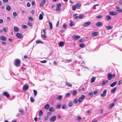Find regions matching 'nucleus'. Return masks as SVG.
<instances>
[{
    "instance_id": "nucleus-14",
    "label": "nucleus",
    "mask_w": 122,
    "mask_h": 122,
    "mask_svg": "<svg viewBox=\"0 0 122 122\" xmlns=\"http://www.w3.org/2000/svg\"><path fill=\"white\" fill-rule=\"evenodd\" d=\"M112 74L111 73H110L108 74L107 76V78L109 80H111L112 78Z\"/></svg>"
},
{
    "instance_id": "nucleus-25",
    "label": "nucleus",
    "mask_w": 122,
    "mask_h": 122,
    "mask_svg": "<svg viewBox=\"0 0 122 122\" xmlns=\"http://www.w3.org/2000/svg\"><path fill=\"white\" fill-rule=\"evenodd\" d=\"M77 92L76 90H75L73 91L72 92V95L74 96H75Z\"/></svg>"
},
{
    "instance_id": "nucleus-26",
    "label": "nucleus",
    "mask_w": 122,
    "mask_h": 122,
    "mask_svg": "<svg viewBox=\"0 0 122 122\" xmlns=\"http://www.w3.org/2000/svg\"><path fill=\"white\" fill-rule=\"evenodd\" d=\"M49 24L50 25V29L51 30L52 29L53 27L52 23L51 22H49Z\"/></svg>"
},
{
    "instance_id": "nucleus-16",
    "label": "nucleus",
    "mask_w": 122,
    "mask_h": 122,
    "mask_svg": "<svg viewBox=\"0 0 122 122\" xmlns=\"http://www.w3.org/2000/svg\"><path fill=\"white\" fill-rule=\"evenodd\" d=\"M103 24L102 23L100 22H98L96 23V25L97 26H99L102 25Z\"/></svg>"
},
{
    "instance_id": "nucleus-22",
    "label": "nucleus",
    "mask_w": 122,
    "mask_h": 122,
    "mask_svg": "<svg viewBox=\"0 0 122 122\" xmlns=\"http://www.w3.org/2000/svg\"><path fill=\"white\" fill-rule=\"evenodd\" d=\"M117 88L115 87L113 89H112L111 90V92L112 93H114L116 90Z\"/></svg>"
},
{
    "instance_id": "nucleus-49",
    "label": "nucleus",
    "mask_w": 122,
    "mask_h": 122,
    "mask_svg": "<svg viewBox=\"0 0 122 122\" xmlns=\"http://www.w3.org/2000/svg\"><path fill=\"white\" fill-rule=\"evenodd\" d=\"M78 100L77 99H75L73 101V103L74 104H76L78 102Z\"/></svg>"
},
{
    "instance_id": "nucleus-8",
    "label": "nucleus",
    "mask_w": 122,
    "mask_h": 122,
    "mask_svg": "<svg viewBox=\"0 0 122 122\" xmlns=\"http://www.w3.org/2000/svg\"><path fill=\"white\" fill-rule=\"evenodd\" d=\"M16 36L19 38H21L22 37V34L19 33H17Z\"/></svg>"
},
{
    "instance_id": "nucleus-43",
    "label": "nucleus",
    "mask_w": 122,
    "mask_h": 122,
    "mask_svg": "<svg viewBox=\"0 0 122 122\" xmlns=\"http://www.w3.org/2000/svg\"><path fill=\"white\" fill-rule=\"evenodd\" d=\"M44 34L41 35V37H42V38L43 39H45L46 38V36Z\"/></svg>"
},
{
    "instance_id": "nucleus-44",
    "label": "nucleus",
    "mask_w": 122,
    "mask_h": 122,
    "mask_svg": "<svg viewBox=\"0 0 122 122\" xmlns=\"http://www.w3.org/2000/svg\"><path fill=\"white\" fill-rule=\"evenodd\" d=\"M114 105V104L112 103L109 106V108H112Z\"/></svg>"
},
{
    "instance_id": "nucleus-12",
    "label": "nucleus",
    "mask_w": 122,
    "mask_h": 122,
    "mask_svg": "<svg viewBox=\"0 0 122 122\" xmlns=\"http://www.w3.org/2000/svg\"><path fill=\"white\" fill-rule=\"evenodd\" d=\"M76 6L77 9H79L81 6V4L80 3H77L76 4Z\"/></svg>"
},
{
    "instance_id": "nucleus-59",
    "label": "nucleus",
    "mask_w": 122,
    "mask_h": 122,
    "mask_svg": "<svg viewBox=\"0 0 122 122\" xmlns=\"http://www.w3.org/2000/svg\"><path fill=\"white\" fill-rule=\"evenodd\" d=\"M19 111L20 112L22 113H23V110L22 109H19Z\"/></svg>"
},
{
    "instance_id": "nucleus-39",
    "label": "nucleus",
    "mask_w": 122,
    "mask_h": 122,
    "mask_svg": "<svg viewBox=\"0 0 122 122\" xmlns=\"http://www.w3.org/2000/svg\"><path fill=\"white\" fill-rule=\"evenodd\" d=\"M84 17V15L82 14H81L79 16V18L80 19H81L83 18Z\"/></svg>"
},
{
    "instance_id": "nucleus-2",
    "label": "nucleus",
    "mask_w": 122,
    "mask_h": 122,
    "mask_svg": "<svg viewBox=\"0 0 122 122\" xmlns=\"http://www.w3.org/2000/svg\"><path fill=\"white\" fill-rule=\"evenodd\" d=\"M107 92V90L106 89H105L103 92V93L101 94L100 96L101 97H104L106 95Z\"/></svg>"
},
{
    "instance_id": "nucleus-32",
    "label": "nucleus",
    "mask_w": 122,
    "mask_h": 122,
    "mask_svg": "<svg viewBox=\"0 0 122 122\" xmlns=\"http://www.w3.org/2000/svg\"><path fill=\"white\" fill-rule=\"evenodd\" d=\"M43 17L42 15L41 14H40L39 15V19L41 20L43 19Z\"/></svg>"
},
{
    "instance_id": "nucleus-56",
    "label": "nucleus",
    "mask_w": 122,
    "mask_h": 122,
    "mask_svg": "<svg viewBox=\"0 0 122 122\" xmlns=\"http://www.w3.org/2000/svg\"><path fill=\"white\" fill-rule=\"evenodd\" d=\"M29 19L31 20V21H32L33 20V18L32 17H30L29 18Z\"/></svg>"
},
{
    "instance_id": "nucleus-20",
    "label": "nucleus",
    "mask_w": 122,
    "mask_h": 122,
    "mask_svg": "<svg viewBox=\"0 0 122 122\" xmlns=\"http://www.w3.org/2000/svg\"><path fill=\"white\" fill-rule=\"evenodd\" d=\"M66 85L69 87H72V85L69 82H66Z\"/></svg>"
},
{
    "instance_id": "nucleus-36",
    "label": "nucleus",
    "mask_w": 122,
    "mask_h": 122,
    "mask_svg": "<svg viewBox=\"0 0 122 122\" xmlns=\"http://www.w3.org/2000/svg\"><path fill=\"white\" fill-rule=\"evenodd\" d=\"M61 106V105L59 104H58L56 107V108L58 109H59Z\"/></svg>"
},
{
    "instance_id": "nucleus-54",
    "label": "nucleus",
    "mask_w": 122,
    "mask_h": 122,
    "mask_svg": "<svg viewBox=\"0 0 122 122\" xmlns=\"http://www.w3.org/2000/svg\"><path fill=\"white\" fill-rule=\"evenodd\" d=\"M47 61L46 60H44L43 61H41L40 62L41 63H46Z\"/></svg>"
},
{
    "instance_id": "nucleus-11",
    "label": "nucleus",
    "mask_w": 122,
    "mask_h": 122,
    "mask_svg": "<svg viewBox=\"0 0 122 122\" xmlns=\"http://www.w3.org/2000/svg\"><path fill=\"white\" fill-rule=\"evenodd\" d=\"M61 6V4H57V7L56 9V10L57 11H59L60 10V7Z\"/></svg>"
},
{
    "instance_id": "nucleus-62",
    "label": "nucleus",
    "mask_w": 122,
    "mask_h": 122,
    "mask_svg": "<svg viewBox=\"0 0 122 122\" xmlns=\"http://www.w3.org/2000/svg\"><path fill=\"white\" fill-rule=\"evenodd\" d=\"M122 81L121 80H120L118 82V85H120L122 83Z\"/></svg>"
},
{
    "instance_id": "nucleus-17",
    "label": "nucleus",
    "mask_w": 122,
    "mask_h": 122,
    "mask_svg": "<svg viewBox=\"0 0 122 122\" xmlns=\"http://www.w3.org/2000/svg\"><path fill=\"white\" fill-rule=\"evenodd\" d=\"M0 39L3 41H5L6 40V38L4 36H1L0 37Z\"/></svg>"
},
{
    "instance_id": "nucleus-13",
    "label": "nucleus",
    "mask_w": 122,
    "mask_h": 122,
    "mask_svg": "<svg viewBox=\"0 0 122 122\" xmlns=\"http://www.w3.org/2000/svg\"><path fill=\"white\" fill-rule=\"evenodd\" d=\"M56 117L55 116L52 117L50 119V120L51 122H53L56 119Z\"/></svg>"
},
{
    "instance_id": "nucleus-35",
    "label": "nucleus",
    "mask_w": 122,
    "mask_h": 122,
    "mask_svg": "<svg viewBox=\"0 0 122 122\" xmlns=\"http://www.w3.org/2000/svg\"><path fill=\"white\" fill-rule=\"evenodd\" d=\"M85 44L84 43H81L79 45L80 47L81 48H83L85 46Z\"/></svg>"
},
{
    "instance_id": "nucleus-60",
    "label": "nucleus",
    "mask_w": 122,
    "mask_h": 122,
    "mask_svg": "<svg viewBox=\"0 0 122 122\" xmlns=\"http://www.w3.org/2000/svg\"><path fill=\"white\" fill-rule=\"evenodd\" d=\"M8 1V0H3V2L5 3H7Z\"/></svg>"
},
{
    "instance_id": "nucleus-55",
    "label": "nucleus",
    "mask_w": 122,
    "mask_h": 122,
    "mask_svg": "<svg viewBox=\"0 0 122 122\" xmlns=\"http://www.w3.org/2000/svg\"><path fill=\"white\" fill-rule=\"evenodd\" d=\"M57 100H61V95H60L58 96L57 98Z\"/></svg>"
},
{
    "instance_id": "nucleus-30",
    "label": "nucleus",
    "mask_w": 122,
    "mask_h": 122,
    "mask_svg": "<svg viewBox=\"0 0 122 122\" xmlns=\"http://www.w3.org/2000/svg\"><path fill=\"white\" fill-rule=\"evenodd\" d=\"M33 92H34V96L35 97H36V96L37 94V91L35 90H34Z\"/></svg>"
},
{
    "instance_id": "nucleus-28",
    "label": "nucleus",
    "mask_w": 122,
    "mask_h": 122,
    "mask_svg": "<svg viewBox=\"0 0 122 122\" xmlns=\"http://www.w3.org/2000/svg\"><path fill=\"white\" fill-rule=\"evenodd\" d=\"M49 111L51 112H54V108L52 107H50L49 109Z\"/></svg>"
},
{
    "instance_id": "nucleus-64",
    "label": "nucleus",
    "mask_w": 122,
    "mask_h": 122,
    "mask_svg": "<svg viewBox=\"0 0 122 122\" xmlns=\"http://www.w3.org/2000/svg\"><path fill=\"white\" fill-rule=\"evenodd\" d=\"M28 25L30 26H31L32 25V24L29 22H28Z\"/></svg>"
},
{
    "instance_id": "nucleus-33",
    "label": "nucleus",
    "mask_w": 122,
    "mask_h": 122,
    "mask_svg": "<svg viewBox=\"0 0 122 122\" xmlns=\"http://www.w3.org/2000/svg\"><path fill=\"white\" fill-rule=\"evenodd\" d=\"M72 105L73 103L72 102H69L68 103V105L70 107H72Z\"/></svg>"
},
{
    "instance_id": "nucleus-4",
    "label": "nucleus",
    "mask_w": 122,
    "mask_h": 122,
    "mask_svg": "<svg viewBox=\"0 0 122 122\" xmlns=\"http://www.w3.org/2000/svg\"><path fill=\"white\" fill-rule=\"evenodd\" d=\"M29 88V85L27 84H25L24 86L23 89L24 91H26Z\"/></svg>"
},
{
    "instance_id": "nucleus-45",
    "label": "nucleus",
    "mask_w": 122,
    "mask_h": 122,
    "mask_svg": "<svg viewBox=\"0 0 122 122\" xmlns=\"http://www.w3.org/2000/svg\"><path fill=\"white\" fill-rule=\"evenodd\" d=\"M102 17H103V16H102L101 15H99L98 16H97L96 17V18L97 19H99L102 18Z\"/></svg>"
},
{
    "instance_id": "nucleus-19",
    "label": "nucleus",
    "mask_w": 122,
    "mask_h": 122,
    "mask_svg": "<svg viewBox=\"0 0 122 122\" xmlns=\"http://www.w3.org/2000/svg\"><path fill=\"white\" fill-rule=\"evenodd\" d=\"M6 9L8 11H10L11 9V8L9 5H7L6 7Z\"/></svg>"
},
{
    "instance_id": "nucleus-40",
    "label": "nucleus",
    "mask_w": 122,
    "mask_h": 122,
    "mask_svg": "<svg viewBox=\"0 0 122 122\" xmlns=\"http://www.w3.org/2000/svg\"><path fill=\"white\" fill-rule=\"evenodd\" d=\"M63 28L65 29H66L67 28V25L65 24H64L63 25Z\"/></svg>"
},
{
    "instance_id": "nucleus-6",
    "label": "nucleus",
    "mask_w": 122,
    "mask_h": 122,
    "mask_svg": "<svg viewBox=\"0 0 122 122\" xmlns=\"http://www.w3.org/2000/svg\"><path fill=\"white\" fill-rule=\"evenodd\" d=\"M80 37L79 36H72V39L73 40H76L79 39Z\"/></svg>"
},
{
    "instance_id": "nucleus-23",
    "label": "nucleus",
    "mask_w": 122,
    "mask_h": 122,
    "mask_svg": "<svg viewBox=\"0 0 122 122\" xmlns=\"http://www.w3.org/2000/svg\"><path fill=\"white\" fill-rule=\"evenodd\" d=\"M108 80H106V81L105 80H103L102 82V85H104L107 83L108 82Z\"/></svg>"
},
{
    "instance_id": "nucleus-5",
    "label": "nucleus",
    "mask_w": 122,
    "mask_h": 122,
    "mask_svg": "<svg viewBox=\"0 0 122 122\" xmlns=\"http://www.w3.org/2000/svg\"><path fill=\"white\" fill-rule=\"evenodd\" d=\"M91 23L90 21H88L84 23L83 25V26L84 27H86L90 24Z\"/></svg>"
},
{
    "instance_id": "nucleus-42",
    "label": "nucleus",
    "mask_w": 122,
    "mask_h": 122,
    "mask_svg": "<svg viewBox=\"0 0 122 122\" xmlns=\"http://www.w3.org/2000/svg\"><path fill=\"white\" fill-rule=\"evenodd\" d=\"M72 21H70L71 22H72ZM74 25V23L73 22H71L70 24V25L71 26H72Z\"/></svg>"
},
{
    "instance_id": "nucleus-31",
    "label": "nucleus",
    "mask_w": 122,
    "mask_h": 122,
    "mask_svg": "<svg viewBox=\"0 0 122 122\" xmlns=\"http://www.w3.org/2000/svg\"><path fill=\"white\" fill-rule=\"evenodd\" d=\"M105 27L107 30L111 29L112 28V26H106Z\"/></svg>"
},
{
    "instance_id": "nucleus-7",
    "label": "nucleus",
    "mask_w": 122,
    "mask_h": 122,
    "mask_svg": "<svg viewBox=\"0 0 122 122\" xmlns=\"http://www.w3.org/2000/svg\"><path fill=\"white\" fill-rule=\"evenodd\" d=\"M46 2V0H42L39 5L40 7H41L43 6L45 4Z\"/></svg>"
},
{
    "instance_id": "nucleus-57",
    "label": "nucleus",
    "mask_w": 122,
    "mask_h": 122,
    "mask_svg": "<svg viewBox=\"0 0 122 122\" xmlns=\"http://www.w3.org/2000/svg\"><path fill=\"white\" fill-rule=\"evenodd\" d=\"M98 92V91L97 90L94 91V92L93 93L94 95H96L97 93Z\"/></svg>"
},
{
    "instance_id": "nucleus-48",
    "label": "nucleus",
    "mask_w": 122,
    "mask_h": 122,
    "mask_svg": "<svg viewBox=\"0 0 122 122\" xmlns=\"http://www.w3.org/2000/svg\"><path fill=\"white\" fill-rule=\"evenodd\" d=\"M13 15L15 17L17 15V13L15 12H14L13 13Z\"/></svg>"
},
{
    "instance_id": "nucleus-34",
    "label": "nucleus",
    "mask_w": 122,
    "mask_h": 122,
    "mask_svg": "<svg viewBox=\"0 0 122 122\" xmlns=\"http://www.w3.org/2000/svg\"><path fill=\"white\" fill-rule=\"evenodd\" d=\"M106 18L108 20H110L111 19V17L108 15L106 16Z\"/></svg>"
},
{
    "instance_id": "nucleus-50",
    "label": "nucleus",
    "mask_w": 122,
    "mask_h": 122,
    "mask_svg": "<svg viewBox=\"0 0 122 122\" xmlns=\"http://www.w3.org/2000/svg\"><path fill=\"white\" fill-rule=\"evenodd\" d=\"M3 30L5 32H6L8 30V29L6 28H4L3 29Z\"/></svg>"
},
{
    "instance_id": "nucleus-29",
    "label": "nucleus",
    "mask_w": 122,
    "mask_h": 122,
    "mask_svg": "<svg viewBox=\"0 0 122 122\" xmlns=\"http://www.w3.org/2000/svg\"><path fill=\"white\" fill-rule=\"evenodd\" d=\"M36 43L37 44H38L40 43L42 44L43 43V42L42 41L39 40L36 41Z\"/></svg>"
},
{
    "instance_id": "nucleus-37",
    "label": "nucleus",
    "mask_w": 122,
    "mask_h": 122,
    "mask_svg": "<svg viewBox=\"0 0 122 122\" xmlns=\"http://www.w3.org/2000/svg\"><path fill=\"white\" fill-rule=\"evenodd\" d=\"M93 93L92 92H90L88 94V95L90 97H92L93 96Z\"/></svg>"
},
{
    "instance_id": "nucleus-10",
    "label": "nucleus",
    "mask_w": 122,
    "mask_h": 122,
    "mask_svg": "<svg viewBox=\"0 0 122 122\" xmlns=\"http://www.w3.org/2000/svg\"><path fill=\"white\" fill-rule=\"evenodd\" d=\"M3 94L5 96L8 98L10 97V95L6 92H4L3 93Z\"/></svg>"
},
{
    "instance_id": "nucleus-3",
    "label": "nucleus",
    "mask_w": 122,
    "mask_h": 122,
    "mask_svg": "<svg viewBox=\"0 0 122 122\" xmlns=\"http://www.w3.org/2000/svg\"><path fill=\"white\" fill-rule=\"evenodd\" d=\"M85 96L84 95H82L81 97H80L78 99V102H81L82 100L85 98Z\"/></svg>"
},
{
    "instance_id": "nucleus-58",
    "label": "nucleus",
    "mask_w": 122,
    "mask_h": 122,
    "mask_svg": "<svg viewBox=\"0 0 122 122\" xmlns=\"http://www.w3.org/2000/svg\"><path fill=\"white\" fill-rule=\"evenodd\" d=\"M70 95V93H67L65 95V96L66 97H68Z\"/></svg>"
},
{
    "instance_id": "nucleus-63",
    "label": "nucleus",
    "mask_w": 122,
    "mask_h": 122,
    "mask_svg": "<svg viewBox=\"0 0 122 122\" xmlns=\"http://www.w3.org/2000/svg\"><path fill=\"white\" fill-rule=\"evenodd\" d=\"M42 114L43 113L42 111L40 110L39 112V114Z\"/></svg>"
},
{
    "instance_id": "nucleus-21",
    "label": "nucleus",
    "mask_w": 122,
    "mask_h": 122,
    "mask_svg": "<svg viewBox=\"0 0 122 122\" xmlns=\"http://www.w3.org/2000/svg\"><path fill=\"white\" fill-rule=\"evenodd\" d=\"M92 35L93 36H96L98 35V33L97 32H94L92 33Z\"/></svg>"
},
{
    "instance_id": "nucleus-46",
    "label": "nucleus",
    "mask_w": 122,
    "mask_h": 122,
    "mask_svg": "<svg viewBox=\"0 0 122 122\" xmlns=\"http://www.w3.org/2000/svg\"><path fill=\"white\" fill-rule=\"evenodd\" d=\"M116 11L119 12H122V9H119V10H117Z\"/></svg>"
},
{
    "instance_id": "nucleus-47",
    "label": "nucleus",
    "mask_w": 122,
    "mask_h": 122,
    "mask_svg": "<svg viewBox=\"0 0 122 122\" xmlns=\"http://www.w3.org/2000/svg\"><path fill=\"white\" fill-rule=\"evenodd\" d=\"M30 101L31 102H33L34 101V100L33 98L32 97H31L30 98Z\"/></svg>"
},
{
    "instance_id": "nucleus-41",
    "label": "nucleus",
    "mask_w": 122,
    "mask_h": 122,
    "mask_svg": "<svg viewBox=\"0 0 122 122\" xmlns=\"http://www.w3.org/2000/svg\"><path fill=\"white\" fill-rule=\"evenodd\" d=\"M22 27L24 29H26L27 28V26L26 25H22Z\"/></svg>"
},
{
    "instance_id": "nucleus-53",
    "label": "nucleus",
    "mask_w": 122,
    "mask_h": 122,
    "mask_svg": "<svg viewBox=\"0 0 122 122\" xmlns=\"http://www.w3.org/2000/svg\"><path fill=\"white\" fill-rule=\"evenodd\" d=\"M81 118L79 116L78 117L76 118L77 120L78 121H80L81 120Z\"/></svg>"
},
{
    "instance_id": "nucleus-52",
    "label": "nucleus",
    "mask_w": 122,
    "mask_h": 122,
    "mask_svg": "<svg viewBox=\"0 0 122 122\" xmlns=\"http://www.w3.org/2000/svg\"><path fill=\"white\" fill-rule=\"evenodd\" d=\"M48 116H47L45 117H44V119L45 121L47 120L48 119Z\"/></svg>"
},
{
    "instance_id": "nucleus-24",
    "label": "nucleus",
    "mask_w": 122,
    "mask_h": 122,
    "mask_svg": "<svg viewBox=\"0 0 122 122\" xmlns=\"http://www.w3.org/2000/svg\"><path fill=\"white\" fill-rule=\"evenodd\" d=\"M14 30L16 32H17L19 31V28L16 27H14Z\"/></svg>"
},
{
    "instance_id": "nucleus-61",
    "label": "nucleus",
    "mask_w": 122,
    "mask_h": 122,
    "mask_svg": "<svg viewBox=\"0 0 122 122\" xmlns=\"http://www.w3.org/2000/svg\"><path fill=\"white\" fill-rule=\"evenodd\" d=\"M79 41L81 42H83L84 41V40L82 39H80L79 40Z\"/></svg>"
},
{
    "instance_id": "nucleus-27",
    "label": "nucleus",
    "mask_w": 122,
    "mask_h": 122,
    "mask_svg": "<svg viewBox=\"0 0 122 122\" xmlns=\"http://www.w3.org/2000/svg\"><path fill=\"white\" fill-rule=\"evenodd\" d=\"M96 77H93L91 81V83H92L96 79Z\"/></svg>"
},
{
    "instance_id": "nucleus-9",
    "label": "nucleus",
    "mask_w": 122,
    "mask_h": 122,
    "mask_svg": "<svg viewBox=\"0 0 122 122\" xmlns=\"http://www.w3.org/2000/svg\"><path fill=\"white\" fill-rule=\"evenodd\" d=\"M109 14L111 15H117V13L116 12L112 11L109 12Z\"/></svg>"
},
{
    "instance_id": "nucleus-1",
    "label": "nucleus",
    "mask_w": 122,
    "mask_h": 122,
    "mask_svg": "<svg viewBox=\"0 0 122 122\" xmlns=\"http://www.w3.org/2000/svg\"><path fill=\"white\" fill-rule=\"evenodd\" d=\"M15 65L16 67L20 66V61L18 59H17L15 61Z\"/></svg>"
},
{
    "instance_id": "nucleus-51",
    "label": "nucleus",
    "mask_w": 122,
    "mask_h": 122,
    "mask_svg": "<svg viewBox=\"0 0 122 122\" xmlns=\"http://www.w3.org/2000/svg\"><path fill=\"white\" fill-rule=\"evenodd\" d=\"M27 6L28 7H30V4L29 2H28L26 4Z\"/></svg>"
},
{
    "instance_id": "nucleus-15",
    "label": "nucleus",
    "mask_w": 122,
    "mask_h": 122,
    "mask_svg": "<svg viewBox=\"0 0 122 122\" xmlns=\"http://www.w3.org/2000/svg\"><path fill=\"white\" fill-rule=\"evenodd\" d=\"M117 81H115L110 84V86L111 87H112L115 85L117 84Z\"/></svg>"
},
{
    "instance_id": "nucleus-38",
    "label": "nucleus",
    "mask_w": 122,
    "mask_h": 122,
    "mask_svg": "<svg viewBox=\"0 0 122 122\" xmlns=\"http://www.w3.org/2000/svg\"><path fill=\"white\" fill-rule=\"evenodd\" d=\"M76 5H74L72 6V9L73 10H76Z\"/></svg>"
},
{
    "instance_id": "nucleus-18",
    "label": "nucleus",
    "mask_w": 122,
    "mask_h": 122,
    "mask_svg": "<svg viewBox=\"0 0 122 122\" xmlns=\"http://www.w3.org/2000/svg\"><path fill=\"white\" fill-rule=\"evenodd\" d=\"M50 106L49 104H46L45 106L44 107V109L47 110H48L50 108Z\"/></svg>"
}]
</instances>
